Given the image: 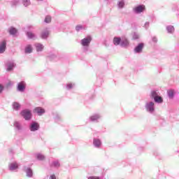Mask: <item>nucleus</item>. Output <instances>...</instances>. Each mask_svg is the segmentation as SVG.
<instances>
[{
  "instance_id": "1",
  "label": "nucleus",
  "mask_w": 179,
  "mask_h": 179,
  "mask_svg": "<svg viewBox=\"0 0 179 179\" xmlns=\"http://www.w3.org/2000/svg\"><path fill=\"white\" fill-rule=\"evenodd\" d=\"M21 115L24 118V120H29L31 118V112L26 109L21 112Z\"/></svg>"
},
{
  "instance_id": "2",
  "label": "nucleus",
  "mask_w": 179,
  "mask_h": 179,
  "mask_svg": "<svg viewBox=\"0 0 179 179\" xmlns=\"http://www.w3.org/2000/svg\"><path fill=\"white\" fill-rule=\"evenodd\" d=\"M90 41H92V36H87V38H85L81 41V44L84 47H89V45L90 44Z\"/></svg>"
},
{
  "instance_id": "3",
  "label": "nucleus",
  "mask_w": 179,
  "mask_h": 179,
  "mask_svg": "<svg viewBox=\"0 0 179 179\" xmlns=\"http://www.w3.org/2000/svg\"><path fill=\"white\" fill-rule=\"evenodd\" d=\"M145 5H141L134 8L135 13H142L145 10Z\"/></svg>"
},
{
  "instance_id": "4",
  "label": "nucleus",
  "mask_w": 179,
  "mask_h": 179,
  "mask_svg": "<svg viewBox=\"0 0 179 179\" xmlns=\"http://www.w3.org/2000/svg\"><path fill=\"white\" fill-rule=\"evenodd\" d=\"M34 113L38 114V115H41V114H44V113H45V110L41 107H36L34 108Z\"/></svg>"
},
{
  "instance_id": "5",
  "label": "nucleus",
  "mask_w": 179,
  "mask_h": 179,
  "mask_svg": "<svg viewBox=\"0 0 179 179\" xmlns=\"http://www.w3.org/2000/svg\"><path fill=\"white\" fill-rule=\"evenodd\" d=\"M6 50V41H3L0 44V54H3Z\"/></svg>"
},
{
  "instance_id": "6",
  "label": "nucleus",
  "mask_w": 179,
  "mask_h": 179,
  "mask_svg": "<svg viewBox=\"0 0 179 179\" xmlns=\"http://www.w3.org/2000/svg\"><path fill=\"white\" fill-rule=\"evenodd\" d=\"M48 36H50V31L48 29H44L41 34V38H47Z\"/></svg>"
},
{
  "instance_id": "7",
  "label": "nucleus",
  "mask_w": 179,
  "mask_h": 179,
  "mask_svg": "<svg viewBox=\"0 0 179 179\" xmlns=\"http://www.w3.org/2000/svg\"><path fill=\"white\" fill-rule=\"evenodd\" d=\"M24 89H26V84L24 82L18 83L17 90H19V92H24Z\"/></svg>"
},
{
  "instance_id": "8",
  "label": "nucleus",
  "mask_w": 179,
  "mask_h": 179,
  "mask_svg": "<svg viewBox=\"0 0 179 179\" xmlns=\"http://www.w3.org/2000/svg\"><path fill=\"white\" fill-rule=\"evenodd\" d=\"M147 110H149L150 113H153L155 111V103L150 102L147 105Z\"/></svg>"
},
{
  "instance_id": "9",
  "label": "nucleus",
  "mask_w": 179,
  "mask_h": 179,
  "mask_svg": "<svg viewBox=\"0 0 179 179\" xmlns=\"http://www.w3.org/2000/svg\"><path fill=\"white\" fill-rule=\"evenodd\" d=\"M143 48V43H139L137 47L134 49L135 52H142Z\"/></svg>"
},
{
  "instance_id": "10",
  "label": "nucleus",
  "mask_w": 179,
  "mask_h": 179,
  "mask_svg": "<svg viewBox=\"0 0 179 179\" xmlns=\"http://www.w3.org/2000/svg\"><path fill=\"white\" fill-rule=\"evenodd\" d=\"M33 52V47H31V45H28L25 48V53L26 54H30Z\"/></svg>"
},
{
  "instance_id": "11",
  "label": "nucleus",
  "mask_w": 179,
  "mask_h": 179,
  "mask_svg": "<svg viewBox=\"0 0 179 179\" xmlns=\"http://www.w3.org/2000/svg\"><path fill=\"white\" fill-rule=\"evenodd\" d=\"M18 167H19V165H17V163L16 162L11 163L9 165L10 170H16V169H18Z\"/></svg>"
},
{
  "instance_id": "12",
  "label": "nucleus",
  "mask_w": 179,
  "mask_h": 179,
  "mask_svg": "<svg viewBox=\"0 0 179 179\" xmlns=\"http://www.w3.org/2000/svg\"><path fill=\"white\" fill-rule=\"evenodd\" d=\"M40 125H38V123L34 122L31 125V131H37Z\"/></svg>"
},
{
  "instance_id": "13",
  "label": "nucleus",
  "mask_w": 179,
  "mask_h": 179,
  "mask_svg": "<svg viewBox=\"0 0 179 179\" xmlns=\"http://www.w3.org/2000/svg\"><path fill=\"white\" fill-rule=\"evenodd\" d=\"M120 43H121V38L115 37L113 38V44L115 45H120Z\"/></svg>"
},
{
  "instance_id": "14",
  "label": "nucleus",
  "mask_w": 179,
  "mask_h": 179,
  "mask_svg": "<svg viewBox=\"0 0 179 179\" xmlns=\"http://www.w3.org/2000/svg\"><path fill=\"white\" fill-rule=\"evenodd\" d=\"M9 33L12 36H13V35L16 34V33H17V29H16V28H14V27H10L9 29Z\"/></svg>"
},
{
  "instance_id": "15",
  "label": "nucleus",
  "mask_w": 179,
  "mask_h": 179,
  "mask_svg": "<svg viewBox=\"0 0 179 179\" xmlns=\"http://www.w3.org/2000/svg\"><path fill=\"white\" fill-rule=\"evenodd\" d=\"M94 146H96V148H100V146H101V141H100L99 139H94Z\"/></svg>"
},
{
  "instance_id": "16",
  "label": "nucleus",
  "mask_w": 179,
  "mask_h": 179,
  "mask_svg": "<svg viewBox=\"0 0 179 179\" xmlns=\"http://www.w3.org/2000/svg\"><path fill=\"white\" fill-rule=\"evenodd\" d=\"M121 45L122 47H127V45H128L129 44V42H128L127 39H122L121 41Z\"/></svg>"
},
{
  "instance_id": "17",
  "label": "nucleus",
  "mask_w": 179,
  "mask_h": 179,
  "mask_svg": "<svg viewBox=\"0 0 179 179\" xmlns=\"http://www.w3.org/2000/svg\"><path fill=\"white\" fill-rule=\"evenodd\" d=\"M44 46L43 45L38 43L36 44V51H43Z\"/></svg>"
},
{
  "instance_id": "18",
  "label": "nucleus",
  "mask_w": 179,
  "mask_h": 179,
  "mask_svg": "<svg viewBox=\"0 0 179 179\" xmlns=\"http://www.w3.org/2000/svg\"><path fill=\"white\" fill-rule=\"evenodd\" d=\"M36 159H38V160H45V157L42 154H38L36 155Z\"/></svg>"
},
{
  "instance_id": "19",
  "label": "nucleus",
  "mask_w": 179,
  "mask_h": 179,
  "mask_svg": "<svg viewBox=\"0 0 179 179\" xmlns=\"http://www.w3.org/2000/svg\"><path fill=\"white\" fill-rule=\"evenodd\" d=\"M26 172H27V177H32L33 176V171H31V169H27Z\"/></svg>"
},
{
  "instance_id": "20",
  "label": "nucleus",
  "mask_w": 179,
  "mask_h": 179,
  "mask_svg": "<svg viewBox=\"0 0 179 179\" xmlns=\"http://www.w3.org/2000/svg\"><path fill=\"white\" fill-rule=\"evenodd\" d=\"M13 107L15 110H19V108H20V104L17 102H15L13 104Z\"/></svg>"
},
{
  "instance_id": "21",
  "label": "nucleus",
  "mask_w": 179,
  "mask_h": 179,
  "mask_svg": "<svg viewBox=\"0 0 179 179\" xmlns=\"http://www.w3.org/2000/svg\"><path fill=\"white\" fill-rule=\"evenodd\" d=\"M154 100L156 103H163V98L162 96H157Z\"/></svg>"
},
{
  "instance_id": "22",
  "label": "nucleus",
  "mask_w": 179,
  "mask_h": 179,
  "mask_svg": "<svg viewBox=\"0 0 179 179\" xmlns=\"http://www.w3.org/2000/svg\"><path fill=\"white\" fill-rule=\"evenodd\" d=\"M100 118V117L99 116V115H93L90 117L91 121H96V120H99Z\"/></svg>"
},
{
  "instance_id": "23",
  "label": "nucleus",
  "mask_w": 179,
  "mask_h": 179,
  "mask_svg": "<svg viewBox=\"0 0 179 179\" xmlns=\"http://www.w3.org/2000/svg\"><path fill=\"white\" fill-rule=\"evenodd\" d=\"M168 96L171 98H173V96H174V90H169Z\"/></svg>"
},
{
  "instance_id": "24",
  "label": "nucleus",
  "mask_w": 179,
  "mask_h": 179,
  "mask_svg": "<svg viewBox=\"0 0 179 179\" xmlns=\"http://www.w3.org/2000/svg\"><path fill=\"white\" fill-rule=\"evenodd\" d=\"M45 23H51V16L47 15L45 18Z\"/></svg>"
},
{
  "instance_id": "25",
  "label": "nucleus",
  "mask_w": 179,
  "mask_h": 179,
  "mask_svg": "<svg viewBox=\"0 0 179 179\" xmlns=\"http://www.w3.org/2000/svg\"><path fill=\"white\" fill-rule=\"evenodd\" d=\"M167 31H169V33H173V31H174V27L173 26H169L167 27Z\"/></svg>"
},
{
  "instance_id": "26",
  "label": "nucleus",
  "mask_w": 179,
  "mask_h": 179,
  "mask_svg": "<svg viewBox=\"0 0 179 179\" xmlns=\"http://www.w3.org/2000/svg\"><path fill=\"white\" fill-rule=\"evenodd\" d=\"M27 35L29 37V38H34V37H36L34 34H33L32 32H27Z\"/></svg>"
},
{
  "instance_id": "27",
  "label": "nucleus",
  "mask_w": 179,
  "mask_h": 179,
  "mask_svg": "<svg viewBox=\"0 0 179 179\" xmlns=\"http://www.w3.org/2000/svg\"><path fill=\"white\" fill-rule=\"evenodd\" d=\"M152 97H153L154 100H155L156 98L159 97V96H158V94H157V92L153 91V92H152Z\"/></svg>"
},
{
  "instance_id": "28",
  "label": "nucleus",
  "mask_w": 179,
  "mask_h": 179,
  "mask_svg": "<svg viewBox=\"0 0 179 179\" xmlns=\"http://www.w3.org/2000/svg\"><path fill=\"white\" fill-rule=\"evenodd\" d=\"M24 6H29L30 5V0H23Z\"/></svg>"
},
{
  "instance_id": "29",
  "label": "nucleus",
  "mask_w": 179,
  "mask_h": 179,
  "mask_svg": "<svg viewBox=\"0 0 179 179\" xmlns=\"http://www.w3.org/2000/svg\"><path fill=\"white\" fill-rule=\"evenodd\" d=\"M83 29V27L82 25H77V26L76 27V30L77 31H79V30H80V29Z\"/></svg>"
},
{
  "instance_id": "30",
  "label": "nucleus",
  "mask_w": 179,
  "mask_h": 179,
  "mask_svg": "<svg viewBox=\"0 0 179 179\" xmlns=\"http://www.w3.org/2000/svg\"><path fill=\"white\" fill-rule=\"evenodd\" d=\"M124 1H119V3H118V6H119V8H124Z\"/></svg>"
},
{
  "instance_id": "31",
  "label": "nucleus",
  "mask_w": 179,
  "mask_h": 179,
  "mask_svg": "<svg viewBox=\"0 0 179 179\" xmlns=\"http://www.w3.org/2000/svg\"><path fill=\"white\" fill-rule=\"evenodd\" d=\"M13 69V64L8 65V68L7 69V71H12Z\"/></svg>"
},
{
  "instance_id": "32",
  "label": "nucleus",
  "mask_w": 179,
  "mask_h": 179,
  "mask_svg": "<svg viewBox=\"0 0 179 179\" xmlns=\"http://www.w3.org/2000/svg\"><path fill=\"white\" fill-rule=\"evenodd\" d=\"M15 126L16 127V128H17V129H20V124L19 123L15 122Z\"/></svg>"
},
{
  "instance_id": "33",
  "label": "nucleus",
  "mask_w": 179,
  "mask_h": 179,
  "mask_svg": "<svg viewBox=\"0 0 179 179\" xmlns=\"http://www.w3.org/2000/svg\"><path fill=\"white\" fill-rule=\"evenodd\" d=\"M67 87L68 89H72V87H73V85H72V83H69L67 85Z\"/></svg>"
},
{
  "instance_id": "34",
  "label": "nucleus",
  "mask_w": 179,
  "mask_h": 179,
  "mask_svg": "<svg viewBox=\"0 0 179 179\" xmlns=\"http://www.w3.org/2000/svg\"><path fill=\"white\" fill-rule=\"evenodd\" d=\"M138 38H139V35H134L133 36V40H138Z\"/></svg>"
},
{
  "instance_id": "35",
  "label": "nucleus",
  "mask_w": 179,
  "mask_h": 179,
  "mask_svg": "<svg viewBox=\"0 0 179 179\" xmlns=\"http://www.w3.org/2000/svg\"><path fill=\"white\" fill-rule=\"evenodd\" d=\"M53 164H54V166H55V167H59V163L58 162H54Z\"/></svg>"
},
{
  "instance_id": "36",
  "label": "nucleus",
  "mask_w": 179,
  "mask_h": 179,
  "mask_svg": "<svg viewBox=\"0 0 179 179\" xmlns=\"http://www.w3.org/2000/svg\"><path fill=\"white\" fill-rule=\"evenodd\" d=\"M88 179H100V178L99 177H96V176H91Z\"/></svg>"
},
{
  "instance_id": "37",
  "label": "nucleus",
  "mask_w": 179,
  "mask_h": 179,
  "mask_svg": "<svg viewBox=\"0 0 179 179\" xmlns=\"http://www.w3.org/2000/svg\"><path fill=\"white\" fill-rule=\"evenodd\" d=\"M9 86H12V82L9 81L7 85H6V87H9Z\"/></svg>"
},
{
  "instance_id": "38",
  "label": "nucleus",
  "mask_w": 179,
  "mask_h": 179,
  "mask_svg": "<svg viewBox=\"0 0 179 179\" xmlns=\"http://www.w3.org/2000/svg\"><path fill=\"white\" fill-rule=\"evenodd\" d=\"M2 90H3V87L0 85V93H2Z\"/></svg>"
},
{
  "instance_id": "39",
  "label": "nucleus",
  "mask_w": 179,
  "mask_h": 179,
  "mask_svg": "<svg viewBox=\"0 0 179 179\" xmlns=\"http://www.w3.org/2000/svg\"><path fill=\"white\" fill-rule=\"evenodd\" d=\"M50 179H57V178L55 177V175H52Z\"/></svg>"
},
{
  "instance_id": "40",
  "label": "nucleus",
  "mask_w": 179,
  "mask_h": 179,
  "mask_svg": "<svg viewBox=\"0 0 179 179\" xmlns=\"http://www.w3.org/2000/svg\"><path fill=\"white\" fill-rule=\"evenodd\" d=\"M152 41H154V43H157V39L156 38H154L152 39Z\"/></svg>"
},
{
  "instance_id": "41",
  "label": "nucleus",
  "mask_w": 179,
  "mask_h": 179,
  "mask_svg": "<svg viewBox=\"0 0 179 179\" xmlns=\"http://www.w3.org/2000/svg\"><path fill=\"white\" fill-rule=\"evenodd\" d=\"M37 1H43V0H37Z\"/></svg>"
}]
</instances>
